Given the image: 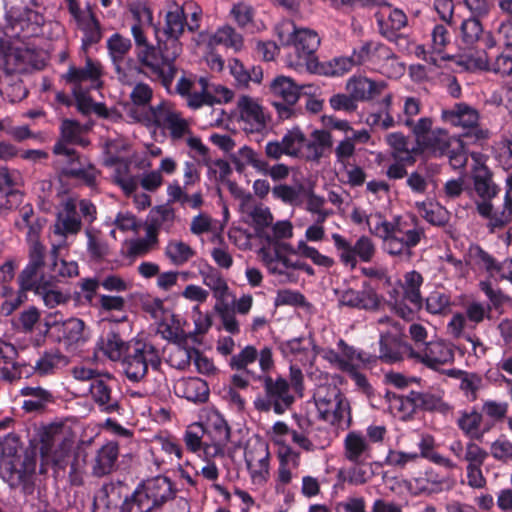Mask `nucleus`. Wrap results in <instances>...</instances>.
<instances>
[{
	"mask_svg": "<svg viewBox=\"0 0 512 512\" xmlns=\"http://www.w3.org/2000/svg\"><path fill=\"white\" fill-rule=\"evenodd\" d=\"M34 293L39 296L44 305L50 309L66 305L71 298L68 291H64L53 285L49 279L44 284L40 285Z\"/></svg>",
	"mask_w": 512,
	"mask_h": 512,
	"instance_id": "72a5a7b5",
	"label": "nucleus"
},
{
	"mask_svg": "<svg viewBox=\"0 0 512 512\" xmlns=\"http://www.w3.org/2000/svg\"><path fill=\"white\" fill-rule=\"evenodd\" d=\"M275 35L282 48L291 49L286 63L296 70L306 68L317 71L318 59L315 55L320 45L318 33L310 28L298 27L291 20H282L275 25Z\"/></svg>",
	"mask_w": 512,
	"mask_h": 512,
	"instance_id": "f03ea898",
	"label": "nucleus"
},
{
	"mask_svg": "<svg viewBox=\"0 0 512 512\" xmlns=\"http://www.w3.org/2000/svg\"><path fill=\"white\" fill-rule=\"evenodd\" d=\"M353 66V60L350 57H336L323 64L318 62V70L310 72L327 76H341L350 71Z\"/></svg>",
	"mask_w": 512,
	"mask_h": 512,
	"instance_id": "5fc2aeb1",
	"label": "nucleus"
},
{
	"mask_svg": "<svg viewBox=\"0 0 512 512\" xmlns=\"http://www.w3.org/2000/svg\"><path fill=\"white\" fill-rule=\"evenodd\" d=\"M138 122L167 129L173 140L190 135L189 121L169 102L163 101L156 106H150L147 114L138 118Z\"/></svg>",
	"mask_w": 512,
	"mask_h": 512,
	"instance_id": "1a4fd4ad",
	"label": "nucleus"
},
{
	"mask_svg": "<svg viewBox=\"0 0 512 512\" xmlns=\"http://www.w3.org/2000/svg\"><path fill=\"white\" fill-rule=\"evenodd\" d=\"M195 252L190 245L181 240H170L165 247V255L176 266L187 263Z\"/></svg>",
	"mask_w": 512,
	"mask_h": 512,
	"instance_id": "a18cd8bd",
	"label": "nucleus"
},
{
	"mask_svg": "<svg viewBox=\"0 0 512 512\" xmlns=\"http://www.w3.org/2000/svg\"><path fill=\"white\" fill-rule=\"evenodd\" d=\"M444 122L453 126L462 127L463 129H472L474 135L478 139L486 138L488 133L486 130L478 129L479 113L473 107L459 103L451 109H445L441 113Z\"/></svg>",
	"mask_w": 512,
	"mask_h": 512,
	"instance_id": "2eb2a0df",
	"label": "nucleus"
},
{
	"mask_svg": "<svg viewBox=\"0 0 512 512\" xmlns=\"http://www.w3.org/2000/svg\"><path fill=\"white\" fill-rule=\"evenodd\" d=\"M195 353L196 350L193 348L175 345L169 352L168 362L172 367L179 370H184L190 366Z\"/></svg>",
	"mask_w": 512,
	"mask_h": 512,
	"instance_id": "052dcab7",
	"label": "nucleus"
},
{
	"mask_svg": "<svg viewBox=\"0 0 512 512\" xmlns=\"http://www.w3.org/2000/svg\"><path fill=\"white\" fill-rule=\"evenodd\" d=\"M301 88L286 76H277L269 85L270 93L274 97L282 99L288 105H293L298 101Z\"/></svg>",
	"mask_w": 512,
	"mask_h": 512,
	"instance_id": "2f4dec72",
	"label": "nucleus"
},
{
	"mask_svg": "<svg viewBox=\"0 0 512 512\" xmlns=\"http://www.w3.org/2000/svg\"><path fill=\"white\" fill-rule=\"evenodd\" d=\"M22 184V176L17 170H9L6 167L0 168V191L13 197H20L13 192V189Z\"/></svg>",
	"mask_w": 512,
	"mask_h": 512,
	"instance_id": "0e129e2a",
	"label": "nucleus"
},
{
	"mask_svg": "<svg viewBox=\"0 0 512 512\" xmlns=\"http://www.w3.org/2000/svg\"><path fill=\"white\" fill-rule=\"evenodd\" d=\"M63 173L66 175L73 176L75 178L83 180L88 185H93L95 183L97 177V170L88 165L85 167L79 159V156L76 154V159H66L65 164H57Z\"/></svg>",
	"mask_w": 512,
	"mask_h": 512,
	"instance_id": "4c0bfd02",
	"label": "nucleus"
},
{
	"mask_svg": "<svg viewBox=\"0 0 512 512\" xmlns=\"http://www.w3.org/2000/svg\"><path fill=\"white\" fill-rule=\"evenodd\" d=\"M257 358V349L252 345H247L238 354L231 357L229 365L233 370H248L247 367Z\"/></svg>",
	"mask_w": 512,
	"mask_h": 512,
	"instance_id": "338daca9",
	"label": "nucleus"
},
{
	"mask_svg": "<svg viewBox=\"0 0 512 512\" xmlns=\"http://www.w3.org/2000/svg\"><path fill=\"white\" fill-rule=\"evenodd\" d=\"M333 146V138L329 131L324 129H315L310 134V139L306 143L307 159L312 161L320 160L327 151Z\"/></svg>",
	"mask_w": 512,
	"mask_h": 512,
	"instance_id": "7c9ffc66",
	"label": "nucleus"
},
{
	"mask_svg": "<svg viewBox=\"0 0 512 512\" xmlns=\"http://www.w3.org/2000/svg\"><path fill=\"white\" fill-rule=\"evenodd\" d=\"M237 105L246 130L259 132L266 127L268 117L257 100L243 95L238 99Z\"/></svg>",
	"mask_w": 512,
	"mask_h": 512,
	"instance_id": "aec40b11",
	"label": "nucleus"
},
{
	"mask_svg": "<svg viewBox=\"0 0 512 512\" xmlns=\"http://www.w3.org/2000/svg\"><path fill=\"white\" fill-rule=\"evenodd\" d=\"M421 111V101L416 97H405L403 100V115L398 116V123L403 124L413 132L414 117Z\"/></svg>",
	"mask_w": 512,
	"mask_h": 512,
	"instance_id": "680f3d73",
	"label": "nucleus"
},
{
	"mask_svg": "<svg viewBox=\"0 0 512 512\" xmlns=\"http://www.w3.org/2000/svg\"><path fill=\"white\" fill-rule=\"evenodd\" d=\"M269 451L268 445L265 443H257L253 447H247L244 453L245 462L247 468L252 474L256 472L254 470L255 463L259 466V472L267 471L269 467Z\"/></svg>",
	"mask_w": 512,
	"mask_h": 512,
	"instance_id": "37998d69",
	"label": "nucleus"
},
{
	"mask_svg": "<svg viewBox=\"0 0 512 512\" xmlns=\"http://www.w3.org/2000/svg\"><path fill=\"white\" fill-rule=\"evenodd\" d=\"M269 398H273V412L283 414L294 402V397L289 394V383L281 376L275 380L270 376H259Z\"/></svg>",
	"mask_w": 512,
	"mask_h": 512,
	"instance_id": "6ab92c4d",
	"label": "nucleus"
},
{
	"mask_svg": "<svg viewBox=\"0 0 512 512\" xmlns=\"http://www.w3.org/2000/svg\"><path fill=\"white\" fill-rule=\"evenodd\" d=\"M315 403L320 416H345L351 412L348 400L335 387L319 389Z\"/></svg>",
	"mask_w": 512,
	"mask_h": 512,
	"instance_id": "dca6fc26",
	"label": "nucleus"
},
{
	"mask_svg": "<svg viewBox=\"0 0 512 512\" xmlns=\"http://www.w3.org/2000/svg\"><path fill=\"white\" fill-rule=\"evenodd\" d=\"M134 490L122 481L104 484L93 501V512H141Z\"/></svg>",
	"mask_w": 512,
	"mask_h": 512,
	"instance_id": "20e7f679",
	"label": "nucleus"
},
{
	"mask_svg": "<svg viewBox=\"0 0 512 512\" xmlns=\"http://www.w3.org/2000/svg\"><path fill=\"white\" fill-rule=\"evenodd\" d=\"M209 44L223 45L234 51H239L243 47V38L233 27L226 25L215 31L210 37Z\"/></svg>",
	"mask_w": 512,
	"mask_h": 512,
	"instance_id": "c03bdc74",
	"label": "nucleus"
},
{
	"mask_svg": "<svg viewBox=\"0 0 512 512\" xmlns=\"http://www.w3.org/2000/svg\"><path fill=\"white\" fill-rule=\"evenodd\" d=\"M176 490L172 481L165 476H156L141 481L134 489L141 512H153L175 498Z\"/></svg>",
	"mask_w": 512,
	"mask_h": 512,
	"instance_id": "0eeeda50",
	"label": "nucleus"
},
{
	"mask_svg": "<svg viewBox=\"0 0 512 512\" xmlns=\"http://www.w3.org/2000/svg\"><path fill=\"white\" fill-rule=\"evenodd\" d=\"M339 303L351 308L373 310L378 307L379 298L377 293L371 288L361 291L346 289L340 292Z\"/></svg>",
	"mask_w": 512,
	"mask_h": 512,
	"instance_id": "393cba45",
	"label": "nucleus"
},
{
	"mask_svg": "<svg viewBox=\"0 0 512 512\" xmlns=\"http://www.w3.org/2000/svg\"><path fill=\"white\" fill-rule=\"evenodd\" d=\"M288 253H293L289 244L275 243L272 247H262L258 251V257L267 268L268 272L282 282H295L294 271L304 268V263L293 261Z\"/></svg>",
	"mask_w": 512,
	"mask_h": 512,
	"instance_id": "6e6552de",
	"label": "nucleus"
},
{
	"mask_svg": "<svg viewBox=\"0 0 512 512\" xmlns=\"http://www.w3.org/2000/svg\"><path fill=\"white\" fill-rule=\"evenodd\" d=\"M69 13L77 27L84 33L82 43L84 47L100 41L102 37L100 24L89 9H81L77 0H64Z\"/></svg>",
	"mask_w": 512,
	"mask_h": 512,
	"instance_id": "4468645a",
	"label": "nucleus"
},
{
	"mask_svg": "<svg viewBox=\"0 0 512 512\" xmlns=\"http://www.w3.org/2000/svg\"><path fill=\"white\" fill-rule=\"evenodd\" d=\"M129 342H125L117 333L110 332L101 340L100 348L112 361L123 360L128 352Z\"/></svg>",
	"mask_w": 512,
	"mask_h": 512,
	"instance_id": "a19ab883",
	"label": "nucleus"
},
{
	"mask_svg": "<svg viewBox=\"0 0 512 512\" xmlns=\"http://www.w3.org/2000/svg\"><path fill=\"white\" fill-rule=\"evenodd\" d=\"M117 79L126 85H132L142 75L137 58L126 57L113 62Z\"/></svg>",
	"mask_w": 512,
	"mask_h": 512,
	"instance_id": "58836bf2",
	"label": "nucleus"
},
{
	"mask_svg": "<svg viewBox=\"0 0 512 512\" xmlns=\"http://www.w3.org/2000/svg\"><path fill=\"white\" fill-rule=\"evenodd\" d=\"M388 412L392 415L403 414L410 416L416 413L414 391L410 392L408 396H401L396 394H387Z\"/></svg>",
	"mask_w": 512,
	"mask_h": 512,
	"instance_id": "de8ad7c7",
	"label": "nucleus"
},
{
	"mask_svg": "<svg viewBox=\"0 0 512 512\" xmlns=\"http://www.w3.org/2000/svg\"><path fill=\"white\" fill-rule=\"evenodd\" d=\"M185 24L183 8L174 1L168 2L165 24L161 33L181 36L184 32Z\"/></svg>",
	"mask_w": 512,
	"mask_h": 512,
	"instance_id": "c9c22d12",
	"label": "nucleus"
},
{
	"mask_svg": "<svg viewBox=\"0 0 512 512\" xmlns=\"http://www.w3.org/2000/svg\"><path fill=\"white\" fill-rule=\"evenodd\" d=\"M386 88L384 81H374L363 76H353L346 83V90L355 101H369L379 96Z\"/></svg>",
	"mask_w": 512,
	"mask_h": 512,
	"instance_id": "4be33fe9",
	"label": "nucleus"
},
{
	"mask_svg": "<svg viewBox=\"0 0 512 512\" xmlns=\"http://www.w3.org/2000/svg\"><path fill=\"white\" fill-rule=\"evenodd\" d=\"M344 450L346 459L355 464L363 463L370 457V447L365 437L355 431L346 435Z\"/></svg>",
	"mask_w": 512,
	"mask_h": 512,
	"instance_id": "c85d7f7f",
	"label": "nucleus"
},
{
	"mask_svg": "<svg viewBox=\"0 0 512 512\" xmlns=\"http://www.w3.org/2000/svg\"><path fill=\"white\" fill-rule=\"evenodd\" d=\"M393 226V220L388 221L381 212H374L369 214L368 231L370 234L380 238L382 245L386 242V237Z\"/></svg>",
	"mask_w": 512,
	"mask_h": 512,
	"instance_id": "4d7b16f0",
	"label": "nucleus"
},
{
	"mask_svg": "<svg viewBox=\"0 0 512 512\" xmlns=\"http://www.w3.org/2000/svg\"><path fill=\"white\" fill-rule=\"evenodd\" d=\"M199 274L202 283L212 292L216 300L215 304L226 303L229 298L233 297L226 279L217 269L208 266L206 269H201Z\"/></svg>",
	"mask_w": 512,
	"mask_h": 512,
	"instance_id": "b1692460",
	"label": "nucleus"
},
{
	"mask_svg": "<svg viewBox=\"0 0 512 512\" xmlns=\"http://www.w3.org/2000/svg\"><path fill=\"white\" fill-rule=\"evenodd\" d=\"M132 48V43L129 38L122 36L119 33H114L107 40V49L112 63L120 59L128 57V53Z\"/></svg>",
	"mask_w": 512,
	"mask_h": 512,
	"instance_id": "6e6d98bb",
	"label": "nucleus"
},
{
	"mask_svg": "<svg viewBox=\"0 0 512 512\" xmlns=\"http://www.w3.org/2000/svg\"><path fill=\"white\" fill-rule=\"evenodd\" d=\"M179 385L183 388L184 397L190 401L203 402L208 398V385L200 378H188L182 380Z\"/></svg>",
	"mask_w": 512,
	"mask_h": 512,
	"instance_id": "09e8293b",
	"label": "nucleus"
},
{
	"mask_svg": "<svg viewBox=\"0 0 512 512\" xmlns=\"http://www.w3.org/2000/svg\"><path fill=\"white\" fill-rule=\"evenodd\" d=\"M76 209L77 203L74 199L68 198L63 201L52 226L55 236H70L80 232L82 223Z\"/></svg>",
	"mask_w": 512,
	"mask_h": 512,
	"instance_id": "f3484780",
	"label": "nucleus"
},
{
	"mask_svg": "<svg viewBox=\"0 0 512 512\" xmlns=\"http://www.w3.org/2000/svg\"><path fill=\"white\" fill-rule=\"evenodd\" d=\"M417 210L422 218L435 226H444L450 219L447 209L433 202H417Z\"/></svg>",
	"mask_w": 512,
	"mask_h": 512,
	"instance_id": "ea45409f",
	"label": "nucleus"
},
{
	"mask_svg": "<svg viewBox=\"0 0 512 512\" xmlns=\"http://www.w3.org/2000/svg\"><path fill=\"white\" fill-rule=\"evenodd\" d=\"M86 130V127L74 120L64 119L61 122V136L53 147L57 164H65L66 159H76V152L70 146L75 144L86 145L87 142L83 139Z\"/></svg>",
	"mask_w": 512,
	"mask_h": 512,
	"instance_id": "f8f14e48",
	"label": "nucleus"
},
{
	"mask_svg": "<svg viewBox=\"0 0 512 512\" xmlns=\"http://www.w3.org/2000/svg\"><path fill=\"white\" fill-rule=\"evenodd\" d=\"M109 375H102L95 379L90 384V393L100 408L102 413H119V407L116 400L111 398V390L107 384V380H110Z\"/></svg>",
	"mask_w": 512,
	"mask_h": 512,
	"instance_id": "a878e982",
	"label": "nucleus"
},
{
	"mask_svg": "<svg viewBox=\"0 0 512 512\" xmlns=\"http://www.w3.org/2000/svg\"><path fill=\"white\" fill-rule=\"evenodd\" d=\"M405 13L399 9L389 10L387 17L383 13L378 16L379 32L389 40L407 42V39L396 35V32L407 25Z\"/></svg>",
	"mask_w": 512,
	"mask_h": 512,
	"instance_id": "bb28decb",
	"label": "nucleus"
},
{
	"mask_svg": "<svg viewBox=\"0 0 512 512\" xmlns=\"http://www.w3.org/2000/svg\"><path fill=\"white\" fill-rule=\"evenodd\" d=\"M385 139L393 150V156L396 159L404 162L414 161L413 153L418 152L417 147L410 149L408 139L404 134L400 132L389 133Z\"/></svg>",
	"mask_w": 512,
	"mask_h": 512,
	"instance_id": "79ce46f5",
	"label": "nucleus"
},
{
	"mask_svg": "<svg viewBox=\"0 0 512 512\" xmlns=\"http://www.w3.org/2000/svg\"><path fill=\"white\" fill-rule=\"evenodd\" d=\"M119 457V445L117 442L110 441L101 446L94 456L91 469L95 477L109 475L117 468Z\"/></svg>",
	"mask_w": 512,
	"mask_h": 512,
	"instance_id": "5701e85b",
	"label": "nucleus"
},
{
	"mask_svg": "<svg viewBox=\"0 0 512 512\" xmlns=\"http://www.w3.org/2000/svg\"><path fill=\"white\" fill-rule=\"evenodd\" d=\"M458 426L469 438L481 440L493 423L489 418H458Z\"/></svg>",
	"mask_w": 512,
	"mask_h": 512,
	"instance_id": "49530a36",
	"label": "nucleus"
},
{
	"mask_svg": "<svg viewBox=\"0 0 512 512\" xmlns=\"http://www.w3.org/2000/svg\"><path fill=\"white\" fill-rule=\"evenodd\" d=\"M433 120L430 117H421L413 127L417 150L439 158L445 156L454 146L458 138L451 136L443 128L432 129Z\"/></svg>",
	"mask_w": 512,
	"mask_h": 512,
	"instance_id": "39448f33",
	"label": "nucleus"
},
{
	"mask_svg": "<svg viewBox=\"0 0 512 512\" xmlns=\"http://www.w3.org/2000/svg\"><path fill=\"white\" fill-rule=\"evenodd\" d=\"M72 91L75 96L79 111L84 114H88L91 111H94L99 115H105L106 108L102 104L94 103L91 97L87 95V92L84 90V88H72Z\"/></svg>",
	"mask_w": 512,
	"mask_h": 512,
	"instance_id": "69168bd1",
	"label": "nucleus"
},
{
	"mask_svg": "<svg viewBox=\"0 0 512 512\" xmlns=\"http://www.w3.org/2000/svg\"><path fill=\"white\" fill-rule=\"evenodd\" d=\"M101 75L100 63L87 58L84 67L70 66L63 78L73 88H83V84H87L89 88L96 89L101 85Z\"/></svg>",
	"mask_w": 512,
	"mask_h": 512,
	"instance_id": "a211bd4d",
	"label": "nucleus"
},
{
	"mask_svg": "<svg viewBox=\"0 0 512 512\" xmlns=\"http://www.w3.org/2000/svg\"><path fill=\"white\" fill-rule=\"evenodd\" d=\"M414 358L419 359L423 364L432 369L453 361V350L442 341H432L426 344L420 352H412Z\"/></svg>",
	"mask_w": 512,
	"mask_h": 512,
	"instance_id": "412c9836",
	"label": "nucleus"
},
{
	"mask_svg": "<svg viewBox=\"0 0 512 512\" xmlns=\"http://www.w3.org/2000/svg\"><path fill=\"white\" fill-rule=\"evenodd\" d=\"M432 167L418 166L417 170L407 177L408 187L415 193L423 194L429 184L433 183Z\"/></svg>",
	"mask_w": 512,
	"mask_h": 512,
	"instance_id": "864d4df0",
	"label": "nucleus"
},
{
	"mask_svg": "<svg viewBox=\"0 0 512 512\" xmlns=\"http://www.w3.org/2000/svg\"><path fill=\"white\" fill-rule=\"evenodd\" d=\"M424 237L423 227L397 216L393 219V226L386 237L383 249L391 256L410 261L413 256L412 248L416 247Z\"/></svg>",
	"mask_w": 512,
	"mask_h": 512,
	"instance_id": "7ed1b4c3",
	"label": "nucleus"
},
{
	"mask_svg": "<svg viewBox=\"0 0 512 512\" xmlns=\"http://www.w3.org/2000/svg\"><path fill=\"white\" fill-rule=\"evenodd\" d=\"M232 161L237 172H244L248 166L254 168L258 173L266 170V160L248 146L241 147L233 156Z\"/></svg>",
	"mask_w": 512,
	"mask_h": 512,
	"instance_id": "f704fd0d",
	"label": "nucleus"
},
{
	"mask_svg": "<svg viewBox=\"0 0 512 512\" xmlns=\"http://www.w3.org/2000/svg\"><path fill=\"white\" fill-rule=\"evenodd\" d=\"M450 305V296L440 291H433L426 298V310L431 314H444Z\"/></svg>",
	"mask_w": 512,
	"mask_h": 512,
	"instance_id": "774afa93",
	"label": "nucleus"
},
{
	"mask_svg": "<svg viewBox=\"0 0 512 512\" xmlns=\"http://www.w3.org/2000/svg\"><path fill=\"white\" fill-rule=\"evenodd\" d=\"M293 253L310 259L315 265L323 267H331L334 260L328 256L321 254L316 248L309 246L305 241L301 240L297 243Z\"/></svg>",
	"mask_w": 512,
	"mask_h": 512,
	"instance_id": "bf43d9fd",
	"label": "nucleus"
},
{
	"mask_svg": "<svg viewBox=\"0 0 512 512\" xmlns=\"http://www.w3.org/2000/svg\"><path fill=\"white\" fill-rule=\"evenodd\" d=\"M467 261L479 269L486 270L490 275H495L497 263L492 256L478 245H471L467 252Z\"/></svg>",
	"mask_w": 512,
	"mask_h": 512,
	"instance_id": "3c124183",
	"label": "nucleus"
},
{
	"mask_svg": "<svg viewBox=\"0 0 512 512\" xmlns=\"http://www.w3.org/2000/svg\"><path fill=\"white\" fill-rule=\"evenodd\" d=\"M179 38V35L158 33L157 44L154 45L164 57V59L172 65H175L176 58L182 52V44L179 41Z\"/></svg>",
	"mask_w": 512,
	"mask_h": 512,
	"instance_id": "e433bc0d",
	"label": "nucleus"
},
{
	"mask_svg": "<svg viewBox=\"0 0 512 512\" xmlns=\"http://www.w3.org/2000/svg\"><path fill=\"white\" fill-rule=\"evenodd\" d=\"M46 326L53 329L57 339L67 349H74L83 344L89 337L85 329V323L79 318H69L65 321L47 320Z\"/></svg>",
	"mask_w": 512,
	"mask_h": 512,
	"instance_id": "ddd939ff",
	"label": "nucleus"
},
{
	"mask_svg": "<svg viewBox=\"0 0 512 512\" xmlns=\"http://www.w3.org/2000/svg\"><path fill=\"white\" fill-rule=\"evenodd\" d=\"M20 392L21 395L30 397L23 402L26 413H43L46 406L53 402L52 393L40 386H26Z\"/></svg>",
	"mask_w": 512,
	"mask_h": 512,
	"instance_id": "c756f323",
	"label": "nucleus"
},
{
	"mask_svg": "<svg viewBox=\"0 0 512 512\" xmlns=\"http://www.w3.org/2000/svg\"><path fill=\"white\" fill-rule=\"evenodd\" d=\"M63 423L44 426L38 433V439L30 441L23 455L17 454L16 446L2 447L0 473L11 488L21 487L25 495L34 491V474L38 454L41 461H48L56 441L60 440Z\"/></svg>",
	"mask_w": 512,
	"mask_h": 512,
	"instance_id": "f257e3e1",
	"label": "nucleus"
},
{
	"mask_svg": "<svg viewBox=\"0 0 512 512\" xmlns=\"http://www.w3.org/2000/svg\"><path fill=\"white\" fill-rule=\"evenodd\" d=\"M136 58L142 75L160 81L165 87L171 85L176 75V66L169 64L154 45L136 50Z\"/></svg>",
	"mask_w": 512,
	"mask_h": 512,
	"instance_id": "9d476101",
	"label": "nucleus"
},
{
	"mask_svg": "<svg viewBox=\"0 0 512 512\" xmlns=\"http://www.w3.org/2000/svg\"><path fill=\"white\" fill-rule=\"evenodd\" d=\"M42 268L26 265L18 276L19 286L23 290L35 292L40 285L44 284L48 279L44 276L39 277Z\"/></svg>",
	"mask_w": 512,
	"mask_h": 512,
	"instance_id": "13d9d810",
	"label": "nucleus"
},
{
	"mask_svg": "<svg viewBox=\"0 0 512 512\" xmlns=\"http://www.w3.org/2000/svg\"><path fill=\"white\" fill-rule=\"evenodd\" d=\"M160 363L159 353L152 344L132 339L129 341L128 352L122 360V367L129 380L139 382L147 374L149 366L157 369Z\"/></svg>",
	"mask_w": 512,
	"mask_h": 512,
	"instance_id": "423d86ee",
	"label": "nucleus"
},
{
	"mask_svg": "<svg viewBox=\"0 0 512 512\" xmlns=\"http://www.w3.org/2000/svg\"><path fill=\"white\" fill-rule=\"evenodd\" d=\"M175 220V212L173 208L168 205H161L153 208L149 214L150 224L148 227H153L157 232L158 229L169 230Z\"/></svg>",
	"mask_w": 512,
	"mask_h": 512,
	"instance_id": "603ef678",
	"label": "nucleus"
},
{
	"mask_svg": "<svg viewBox=\"0 0 512 512\" xmlns=\"http://www.w3.org/2000/svg\"><path fill=\"white\" fill-rule=\"evenodd\" d=\"M416 412L438 414L452 413V406L444 399L442 392H415Z\"/></svg>",
	"mask_w": 512,
	"mask_h": 512,
	"instance_id": "cd10ccee",
	"label": "nucleus"
},
{
	"mask_svg": "<svg viewBox=\"0 0 512 512\" xmlns=\"http://www.w3.org/2000/svg\"><path fill=\"white\" fill-rule=\"evenodd\" d=\"M423 281L424 279L422 275L413 270L405 273L401 284L404 300L408 301L416 309H421L422 307V295L420 288Z\"/></svg>",
	"mask_w": 512,
	"mask_h": 512,
	"instance_id": "473e14b6",
	"label": "nucleus"
},
{
	"mask_svg": "<svg viewBox=\"0 0 512 512\" xmlns=\"http://www.w3.org/2000/svg\"><path fill=\"white\" fill-rule=\"evenodd\" d=\"M332 239L341 262L351 269L356 267L357 258L367 263L375 256L376 246L368 236H360L354 245L337 233L332 234Z\"/></svg>",
	"mask_w": 512,
	"mask_h": 512,
	"instance_id": "9b49d317",
	"label": "nucleus"
},
{
	"mask_svg": "<svg viewBox=\"0 0 512 512\" xmlns=\"http://www.w3.org/2000/svg\"><path fill=\"white\" fill-rule=\"evenodd\" d=\"M281 140L288 156H298L306 142L305 135L299 128L289 130Z\"/></svg>",
	"mask_w": 512,
	"mask_h": 512,
	"instance_id": "e2e57ef3",
	"label": "nucleus"
},
{
	"mask_svg": "<svg viewBox=\"0 0 512 512\" xmlns=\"http://www.w3.org/2000/svg\"><path fill=\"white\" fill-rule=\"evenodd\" d=\"M460 390L469 400H476L477 393L484 388V379L480 374L474 372L459 371Z\"/></svg>",
	"mask_w": 512,
	"mask_h": 512,
	"instance_id": "8fccbe9b",
	"label": "nucleus"
}]
</instances>
